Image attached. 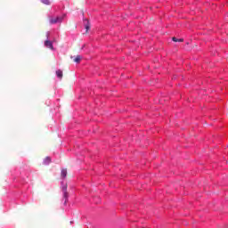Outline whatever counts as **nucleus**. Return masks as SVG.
I'll list each match as a JSON object with an SVG mask.
<instances>
[{"mask_svg": "<svg viewBox=\"0 0 228 228\" xmlns=\"http://www.w3.org/2000/svg\"><path fill=\"white\" fill-rule=\"evenodd\" d=\"M62 20H63V17L58 16V17H56V18H52V19L50 20V23H51V24H56V23H58V22H61Z\"/></svg>", "mask_w": 228, "mask_h": 228, "instance_id": "1", "label": "nucleus"}, {"mask_svg": "<svg viewBox=\"0 0 228 228\" xmlns=\"http://www.w3.org/2000/svg\"><path fill=\"white\" fill-rule=\"evenodd\" d=\"M45 45L47 47V49H54V47L53 46V42L49 40L45 41Z\"/></svg>", "mask_w": 228, "mask_h": 228, "instance_id": "2", "label": "nucleus"}, {"mask_svg": "<svg viewBox=\"0 0 228 228\" xmlns=\"http://www.w3.org/2000/svg\"><path fill=\"white\" fill-rule=\"evenodd\" d=\"M63 197L67 200L69 199V192H67V185L62 187Z\"/></svg>", "mask_w": 228, "mask_h": 228, "instance_id": "3", "label": "nucleus"}, {"mask_svg": "<svg viewBox=\"0 0 228 228\" xmlns=\"http://www.w3.org/2000/svg\"><path fill=\"white\" fill-rule=\"evenodd\" d=\"M85 28H86V33H88V30L90 29V22L88 21V20H85Z\"/></svg>", "mask_w": 228, "mask_h": 228, "instance_id": "4", "label": "nucleus"}, {"mask_svg": "<svg viewBox=\"0 0 228 228\" xmlns=\"http://www.w3.org/2000/svg\"><path fill=\"white\" fill-rule=\"evenodd\" d=\"M56 76L59 77V79H61V77H63V71H61V69L57 70Z\"/></svg>", "mask_w": 228, "mask_h": 228, "instance_id": "5", "label": "nucleus"}, {"mask_svg": "<svg viewBox=\"0 0 228 228\" xmlns=\"http://www.w3.org/2000/svg\"><path fill=\"white\" fill-rule=\"evenodd\" d=\"M61 175L63 179H65V177H67V169H62Z\"/></svg>", "mask_w": 228, "mask_h": 228, "instance_id": "6", "label": "nucleus"}, {"mask_svg": "<svg viewBox=\"0 0 228 228\" xmlns=\"http://www.w3.org/2000/svg\"><path fill=\"white\" fill-rule=\"evenodd\" d=\"M173 42H184L183 38L172 37Z\"/></svg>", "mask_w": 228, "mask_h": 228, "instance_id": "7", "label": "nucleus"}, {"mask_svg": "<svg viewBox=\"0 0 228 228\" xmlns=\"http://www.w3.org/2000/svg\"><path fill=\"white\" fill-rule=\"evenodd\" d=\"M75 63H79L81 61V55H77V57L74 59Z\"/></svg>", "mask_w": 228, "mask_h": 228, "instance_id": "8", "label": "nucleus"}, {"mask_svg": "<svg viewBox=\"0 0 228 228\" xmlns=\"http://www.w3.org/2000/svg\"><path fill=\"white\" fill-rule=\"evenodd\" d=\"M41 3H43V4H47V5L51 4V1L49 0H41Z\"/></svg>", "mask_w": 228, "mask_h": 228, "instance_id": "9", "label": "nucleus"}, {"mask_svg": "<svg viewBox=\"0 0 228 228\" xmlns=\"http://www.w3.org/2000/svg\"><path fill=\"white\" fill-rule=\"evenodd\" d=\"M50 161H51V158L46 157L44 163H45V165H49Z\"/></svg>", "mask_w": 228, "mask_h": 228, "instance_id": "10", "label": "nucleus"}]
</instances>
